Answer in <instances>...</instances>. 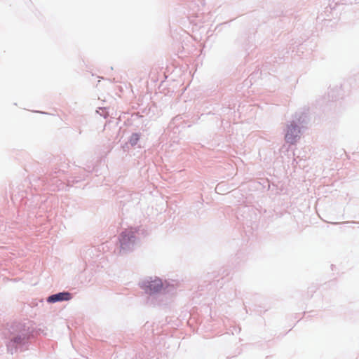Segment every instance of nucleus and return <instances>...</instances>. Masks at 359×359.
I'll return each instance as SVG.
<instances>
[{
	"label": "nucleus",
	"instance_id": "obj_1",
	"mask_svg": "<svg viewBox=\"0 0 359 359\" xmlns=\"http://www.w3.org/2000/svg\"><path fill=\"white\" fill-rule=\"evenodd\" d=\"M8 326L6 347L11 354L28 349L30 339L43 332L41 329H35L33 323L28 320L14 322Z\"/></svg>",
	"mask_w": 359,
	"mask_h": 359
},
{
	"label": "nucleus",
	"instance_id": "obj_2",
	"mask_svg": "<svg viewBox=\"0 0 359 359\" xmlns=\"http://www.w3.org/2000/svg\"><path fill=\"white\" fill-rule=\"evenodd\" d=\"M146 293L154 294L159 292L163 287V283L161 279L154 278V280H145L142 286Z\"/></svg>",
	"mask_w": 359,
	"mask_h": 359
},
{
	"label": "nucleus",
	"instance_id": "obj_3",
	"mask_svg": "<svg viewBox=\"0 0 359 359\" xmlns=\"http://www.w3.org/2000/svg\"><path fill=\"white\" fill-rule=\"evenodd\" d=\"M300 130L294 124L291 123L288 128L285 136V141L291 144H294L299 137Z\"/></svg>",
	"mask_w": 359,
	"mask_h": 359
},
{
	"label": "nucleus",
	"instance_id": "obj_4",
	"mask_svg": "<svg viewBox=\"0 0 359 359\" xmlns=\"http://www.w3.org/2000/svg\"><path fill=\"white\" fill-rule=\"evenodd\" d=\"M72 298L69 292H63L50 295L48 297L47 302L49 303H55L57 302L68 301Z\"/></svg>",
	"mask_w": 359,
	"mask_h": 359
},
{
	"label": "nucleus",
	"instance_id": "obj_5",
	"mask_svg": "<svg viewBox=\"0 0 359 359\" xmlns=\"http://www.w3.org/2000/svg\"><path fill=\"white\" fill-rule=\"evenodd\" d=\"M140 136L138 134H133L130 139V143L132 144H135L139 140Z\"/></svg>",
	"mask_w": 359,
	"mask_h": 359
}]
</instances>
